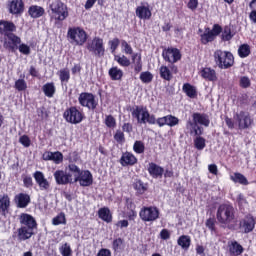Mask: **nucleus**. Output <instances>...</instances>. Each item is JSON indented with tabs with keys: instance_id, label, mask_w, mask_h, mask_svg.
Listing matches in <instances>:
<instances>
[{
	"instance_id": "35",
	"label": "nucleus",
	"mask_w": 256,
	"mask_h": 256,
	"mask_svg": "<svg viewBox=\"0 0 256 256\" xmlns=\"http://www.w3.org/2000/svg\"><path fill=\"white\" fill-rule=\"evenodd\" d=\"M108 75L112 81H121L123 79V70L117 66H113L109 69Z\"/></svg>"
},
{
	"instance_id": "13",
	"label": "nucleus",
	"mask_w": 256,
	"mask_h": 256,
	"mask_svg": "<svg viewBox=\"0 0 256 256\" xmlns=\"http://www.w3.org/2000/svg\"><path fill=\"white\" fill-rule=\"evenodd\" d=\"M67 37L75 43V45L83 46L87 43L89 36L87 32L81 27L69 28L67 32Z\"/></svg>"
},
{
	"instance_id": "62",
	"label": "nucleus",
	"mask_w": 256,
	"mask_h": 256,
	"mask_svg": "<svg viewBox=\"0 0 256 256\" xmlns=\"http://www.w3.org/2000/svg\"><path fill=\"white\" fill-rule=\"evenodd\" d=\"M187 7L191 11H195L199 7V0H189Z\"/></svg>"
},
{
	"instance_id": "20",
	"label": "nucleus",
	"mask_w": 256,
	"mask_h": 256,
	"mask_svg": "<svg viewBox=\"0 0 256 256\" xmlns=\"http://www.w3.org/2000/svg\"><path fill=\"white\" fill-rule=\"evenodd\" d=\"M56 185H71L73 183L72 174H68L63 170H56L53 174Z\"/></svg>"
},
{
	"instance_id": "10",
	"label": "nucleus",
	"mask_w": 256,
	"mask_h": 256,
	"mask_svg": "<svg viewBox=\"0 0 256 256\" xmlns=\"http://www.w3.org/2000/svg\"><path fill=\"white\" fill-rule=\"evenodd\" d=\"M222 32L223 27L219 24H214L212 29L209 27L204 28V32L200 34L201 45H209V43H213Z\"/></svg>"
},
{
	"instance_id": "37",
	"label": "nucleus",
	"mask_w": 256,
	"mask_h": 256,
	"mask_svg": "<svg viewBox=\"0 0 256 256\" xmlns=\"http://www.w3.org/2000/svg\"><path fill=\"white\" fill-rule=\"evenodd\" d=\"M182 91L190 99H196V97H197V88H195V86H193V85H191L189 83H184L183 84Z\"/></svg>"
},
{
	"instance_id": "1",
	"label": "nucleus",
	"mask_w": 256,
	"mask_h": 256,
	"mask_svg": "<svg viewBox=\"0 0 256 256\" xmlns=\"http://www.w3.org/2000/svg\"><path fill=\"white\" fill-rule=\"evenodd\" d=\"M132 117L137 119L138 123H149V125H158V127H176L179 125V118L168 114L163 117L155 118L154 114H150L147 107L136 106L132 111Z\"/></svg>"
},
{
	"instance_id": "51",
	"label": "nucleus",
	"mask_w": 256,
	"mask_h": 256,
	"mask_svg": "<svg viewBox=\"0 0 256 256\" xmlns=\"http://www.w3.org/2000/svg\"><path fill=\"white\" fill-rule=\"evenodd\" d=\"M140 81H142V83H146V84L151 83L153 81L152 73L149 71L141 72Z\"/></svg>"
},
{
	"instance_id": "4",
	"label": "nucleus",
	"mask_w": 256,
	"mask_h": 256,
	"mask_svg": "<svg viewBox=\"0 0 256 256\" xmlns=\"http://www.w3.org/2000/svg\"><path fill=\"white\" fill-rule=\"evenodd\" d=\"M199 125H202L199 126ZM211 120L206 113L194 112L192 120L186 122V128L189 129L190 135H203V127H209Z\"/></svg>"
},
{
	"instance_id": "36",
	"label": "nucleus",
	"mask_w": 256,
	"mask_h": 256,
	"mask_svg": "<svg viewBox=\"0 0 256 256\" xmlns=\"http://www.w3.org/2000/svg\"><path fill=\"white\" fill-rule=\"evenodd\" d=\"M205 227L210 231L211 235H219V230H217V219H215V217L206 219Z\"/></svg>"
},
{
	"instance_id": "60",
	"label": "nucleus",
	"mask_w": 256,
	"mask_h": 256,
	"mask_svg": "<svg viewBox=\"0 0 256 256\" xmlns=\"http://www.w3.org/2000/svg\"><path fill=\"white\" fill-rule=\"evenodd\" d=\"M23 185L26 189L33 187V178L29 175L23 176Z\"/></svg>"
},
{
	"instance_id": "6",
	"label": "nucleus",
	"mask_w": 256,
	"mask_h": 256,
	"mask_svg": "<svg viewBox=\"0 0 256 256\" xmlns=\"http://www.w3.org/2000/svg\"><path fill=\"white\" fill-rule=\"evenodd\" d=\"M162 57L166 63H170V69L174 75H177L179 73V68L175 63L178 61H181V50L175 47H168L163 49L162 51Z\"/></svg>"
},
{
	"instance_id": "43",
	"label": "nucleus",
	"mask_w": 256,
	"mask_h": 256,
	"mask_svg": "<svg viewBox=\"0 0 256 256\" xmlns=\"http://www.w3.org/2000/svg\"><path fill=\"white\" fill-rule=\"evenodd\" d=\"M196 138L194 139V147L198 151H203L205 147H207L206 140L201 135H194Z\"/></svg>"
},
{
	"instance_id": "40",
	"label": "nucleus",
	"mask_w": 256,
	"mask_h": 256,
	"mask_svg": "<svg viewBox=\"0 0 256 256\" xmlns=\"http://www.w3.org/2000/svg\"><path fill=\"white\" fill-rule=\"evenodd\" d=\"M231 181L233 183H239V185H249V180L242 173L236 172L232 176H230Z\"/></svg>"
},
{
	"instance_id": "46",
	"label": "nucleus",
	"mask_w": 256,
	"mask_h": 256,
	"mask_svg": "<svg viewBox=\"0 0 256 256\" xmlns=\"http://www.w3.org/2000/svg\"><path fill=\"white\" fill-rule=\"evenodd\" d=\"M133 151L137 153V155L145 153V143L141 140H136L133 145Z\"/></svg>"
},
{
	"instance_id": "63",
	"label": "nucleus",
	"mask_w": 256,
	"mask_h": 256,
	"mask_svg": "<svg viewBox=\"0 0 256 256\" xmlns=\"http://www.w3.org/2000/svg\"><path fill=\"white\" fill-rule=\"evenodd\" d=\"M116 227H119L120 229H127V227H129V220H119L116 223Z\"/></svg>"
},
{
	"instance_id": "52",
	"label": "nucleus",
	"mask_w": 256,
	"mask_h": 256,
	"mask_svg": "<svg viewBox=\"0 0 256 256\" xmlns=\"http://www.w3.org/2000/svg\"><path fill=\"white\" fill-rule=\"evenodd\" d=\"M114 141L119 145H123V143H125V133L121 130H116L114 134Z\"/></svg>"
},
{
	"instance_id": "47",
	"label": "nucleus",
	"mask_w": 256,
	"mask_h": 256,
	"mask_svg": "<svg viewBox=\"0 0 256 256\" xmlns=\"http://www.w3.org/2000/svg\"><path fill=\"white\" fill-rule=\"evenodd\" d=\"M53 225H67V218L65 217V213L61 212L56 217L52 219Z\"/></svg>"
},
{
	"instance_id": "45",
	"label": "nucleus",
	"mask_w": 256,
	"mask_h": 256,
	"mask_svg": "<svg viewBox=\"0 0 256 256\" xmlns=\"http://www.w3.org/2000/svg\"><path fill=\"white\" fill-rule=\"evenodd\" d=\"M67 169L69 171L68 174L72 175V177H74V179H76L78 177V175H81V172L83 171V170H81V168H79V166H77L74 163L68 164Z\"/></svg>"
},
{
	"instance_id": "53",
	"label": "nucleus",
	"mask_w": 256,
	"mask_h": 256,
	"mask_svg": "<svg viewBox=\"0 0 256 256\" xmlns=\"http://www.w3.org/2000/svg\"><path fill=\"white\" fill-rule=\"evenodd\" d=\"M239 87H241V89H249V87H251V79L247 76H241L239 80Z\"/></svg>"
},
{
	"instance_id": "8",
	"label": "nucleus",
	"mask_w": 256,
	"mask_h": 256,
	"mask_svg": "<svg viewBox=\"0 0 256 256\" xmlns=\"http://www.w3.org/2000/svg\"><path fill=\"white\" fill-rule=\"evenodd\" d=\"M233 119L240 131L251 129V127L255 125V120L251 114L245 110L234 113Z\"/></svg>"
},
{
	"instance_id": "56",
	"label": "nucleus",
	"mask_w": 256,
	"mask_h": 256,
	"mask_svg": "<svg viewBox=\"0 0 256 256\" xmlns=\"http://www.w3.org/2000/svg\"><path fill=\"white\" fill-rule=\"evenodd\" d=\"M18 51L22 53V55H31V47L25 43H20L18 45Z\"/></svg>"
},
{
	"instance_id": "32",
	"label": "nucleus",
	"mask_w": 256,
	"mask_h": 256,
	"mask_svg": "<svg viewBox=\"0 0 256 256\" xmlns=\"http://www.w3.org/2000/svg\"><path fill=\"white\" fill-rule=\"evenodd\" d=\"M173 70H171V66H165L162 65L159 68V75L161 77V79H163L164 81H172L173 80Z\"/></svg>"
},
{
	"instance_id": "38",
	"label": "nucleus",
	"mask_w": 256,
	"mask_h": 256,
	"mask_svg": "<svg viewBox=\"0 0 256 256\" xmlns=\"http://www.w3.org/2000/svg\"><path fill=\"white\" fill-rule=\"evenodd\" d=\"M42 91H43L45 97H48L49 99H51L52 97H54L55 92L57 91V89L55 88V83L48 82V83L44 84L42 86Z\"/></svg>"
},
{
	"instance_id": "11",
	"label": "nucleus",
	"mask_w": 256,
	"mask_h": 256,
	"mask_svg": "<svg viewBox=\"0 0 256 256\" xmlns=\"http://www.w3.org/2000/svg\"><path fill=\"white\" fill-rule=\"evenodd\" d=\"M161 212L157 206H143L139 211V217L144 223H155Z\"/></svg>"
},
{
	"instance_id": "49",
	"label": "nucleus",
	"mask_w": 256,
	"mask_h": 256,
	"mask_svg": "<svg viewBox=\"0 0 256 256\" xmlns=\"http://www.w3.org/2000/svg\"><path fill=\"white\" fill-rule=\"evenodd\" d=\"M233 39V34L231 33V26H225L222 29V41H231Z\"/></svg>"
},
{
	"instance_id": "27",
	"label": "nucleus",
	"mask_w": 256,
	"mask_h": 256,
	"mask_svg": "<svg viewBox=\"0 0 256 256\" xmlns=\"http://www.w3.org/2000/svg\"><path fill=\"white\" fill-rule=\"evenodd\" d=\"M10 208L11 198H9V195L3 194L0 196V215H2V217H7V213H9Z\"/></svg>"
},
{
	"instance_id": "41",
	"label": "nucleus",
	"mask_w": 256,
	"mask_h": 256,
	"mask_svg": "<svg viewBox=\"0 0 256 256\" xmlns=\"http://www.w3.org/2000/svg\"><path fill=\"white\" fill-rule=\"evenodd\" d=\"M114 61L120 65V67H130L131 63H133L132 60H130L127 56L125 55H115L114 56Z\"/></svg>"
},
{
	"instance_id": "2",
	"label": "nucleus",
	"mask_w": 256,
	"mask_h": 256,
	"mask_svg": "<svg viewBox=\"0 0 256 256\" xmlns=\"http://www.w3.org/2000/svg\"><path fill=\"white\" fill-rule=\"evenodd\" d=\"M19 222L21 227L17 229L18 241H27L35 235V229H37L38 224L35 217L31 214L21 213L19 216Z\"/></svg>"
},
{
	"instance_id": "18",
	"label": "nucleus",
	"mask_w": 256,
	"mask_h": 256,
	"mask_svg": "<svg viewBox=\"0 0 256 256\" xmlns=\"http://www.w3.org/2000/svg\"><path fill=\"white\" fill-rule=\"evenodd\" d=\"M74 183H79L80 187H91L93 185V174L89 170H82L80 175L74 178Z\"/></svg>"
},
{
	"instance_id": "22",
	"label": "nucleus",
	"mask_w": 256,
	"mask_h": 256,
	"mask_svg": "<svg viewBox=\"0 0 256 256\" xmlns=\"http://www.w3.org/2000/svg\"><path fill=\"white\" fill-rule=\"evenodd\" d=\"M15 31H17V26L13 21L0 20V35L7 37L8 35L15 33Z\"/></svg>"
},
{
	"instance_id": "28",
	"label": "nucleus",
	"mask_w": 256,
	"mask_h": 256,
	"mask_svg": "<svg viewBox=\"0 0 256 256\" xmlns=\"http://www.w3.org/2000/svg\"><path fill=\"white\" fill-rule=\"evenodd\" d=\"M135 13L136 17H138V19H142L143 21H149L153 15L149 6H137Z\"/></svg>"
},
{
	"instance_id": "54",
	"label": "nucleus",
	"mask_w": 256,
	"mask_h": 256,
	"mask_svg": "<svg viewBox=\"0 0 256 256\" xmlns=\"http://www.w3.org/2000/svg\"><path fill=\"white\" fill-rule=\"evenodd\" d=\"M14 87L17 91H26L27 90V82L25 81V79H18L15 81Z\"/></svg>"
},
{
	"instance_id": "33",
	"label": "nucleus",
	"mask_w": 256,
	"mask_h": 256,
	"mask_svg": "<svg viewBox=\"0 0 256 256\" xmlns=\"http://www.w3.org/2000/svg\"><path fill=\"white\" fill-rule=\"evenodd\" d=\"M28 14L32 19H39V17H43L45 15V8L37 5H32L28 9Z\"/></svg>"
},
{
	"instance_id": "9",
	"label": "nucleus",
	"mask_w": 256,
	"mask_h": 256,
	"mask_svg": "<svg viewBox=\"0 0 256 256\" xmlns=\"http://www.w3.org/2000/svg\"><path fill=\"white\" fill-rule=\"evenodd\" d=\"M63 118L67 123H71V125H79L85 119V112L80 107L70 106L64 111Z\"/></svg>"
},
{
	"instance_id": "15",
	"label": "nucleus",
	"mask_w": 256,
	"mask_h": 256,
	"mask_svg": "<svg viewBox=\"0 0 256 256\" xmlns=\"http://www.w3.org/2000/svg\"><path fill=\"white\" fill-rule=\"evenodd\" d=\"M78 102L81 107H86L89 111H95L99 105V102L95 99V94L91 92H81Z\"/></svg>"
},
{
	"instance_id": "23",
	"label": "nucleus",
	"mask_w": 256,
	"mask_h": 256,
	"mask_svg": "<svg viewBox=\"0 0 256 256\" xmlns=\"http://www.w3.org/2000/svg\"><path fill=\"white\" fill-rule=\"evenodd\" d=\"M8 11L11 15H21L25 11V3L23 0H11L8 3Z\"/></svg>"
},
{
	"instance_id": "44",
	"label": "nucleus",
	"mask_w": 256,
	"mask_h": 256,
	"mask_svg": "<svg viewBox=\"0 0 256 256\" xmlns=\"http://www.w3.org/2000/svg\"><path fill=\"white\" fill-rule=\"evenodd\" d=\"M59 79L61 83H69V79H71V73L69 72V69L63 68L58 72Z\"/></svg>"
},
{
	"instance_id": "42",
	"label": "nucleus",
	"mask_w": 256,
	"mask_h": 256,
	"mask_svg": "<svg viewBox=\"0 0 256 256\" xmlns=\"http://www.w3.org/2000/svg\"><path fill=\"white\" fill-rule=\"evenodd\" d=\"M238 55L241 59H245L251 55V46L249 44H242L238 48Z\"/></svg>"
},
{
	"instance_id": "61",
	"label": "nucleus",
	"mask_w": 256,
	"mask_h": 256,
	"mask_svg": "<svg viewBox=\"0 0 256 256\" xmlns=\"http://www.w3.org/2000/svg\"><path fill=\"white\" fill-rule=\"evenodd\" d=\"M160 239H162L163 241H167L168 239H171V232H169V230L167 229H162L160 231Z\"/></svg>"
},
{
	"instance_id": "21",
	"label": "nucleus",
	"mask_w": 256,
	"mask_h": 256,
	"mask_svg": "<svg viewBox=\"0 0 256 256\" xmlns=\"http://www.w3.org/2000/svg\"><path fill=\"white\" fill-rule=\"evenodd\" d=\"M33 177L38 184L40 191H49L51 189V182L45 178V174L41 171H36L33 173Z\"/></svg>"
},
{
	"instance_id": "55",
	"label": "nucleus",
	"mask_w": 256,
	"mask_h": 256,
	"mask_svg": "<svg viewBox=\"0 0 256 256\" xmlns=\"http://www.w3.org/2000/svg\"><path fill=\"white\" fill-rule=\"evenodd\" d=\"M123 238H116L113 240L112 242V249L115 253H117V251H119V249H121V247H123Z\"/></svg>"
},
{
	"instance_id": "39",
	"label": "nucleus",
	"mask_w": 256,
	"mask_h": 256,
	"mask_svg": "<svg viewBox=\"0 0 256 256\" xmlns=\"http://www.w3.org/2000/svg\"><path fill=\"white\" fill-rule=\"evenodd\" d=\"M177 243H178L179 247H181L182 249L187 251V249H189L191 247V236L181 235L178 238Z\"/></svg>"
},
{
	"instance_id": "57",
	"label": "nucleus",
	"mask_w": 256,
	"mask_h": 256,
	"mask_svg": "<svg viewBox=\"0 0 256 256\" xmlns=\"http://www.w3.org/2000/svg\"><path fill=\"white\" fill-rule=\"evenodd\" d=\"M52 161L56 164V165H60V163H63V153L56 151V152H52Z\"/></svg>"
},
{
	"instance_id": "24",
	"label": "nucleus",
	"mask_w": 256,
	"mask_h": 256,
	"mask_svg": "<svg viewBox=\"0 0 256 256\" xmlns=\"http://www.w3.org/2000/svg\"><path fill=\"white\" fill-rule=\"evenodd\" d=\"M14 203L18 207V209H25L31 203V196L27 193H18L14 197Z\"/></svg>"
},
{
	"instance_id": "17",
	"label": "nucleus",
	"mask_w": 256,
	"mask_h": 256,
	"mask_svg": "<svg viewBox=\"0 0 256 256\" xmlns=\"http://www.w3.org/2000/svg\"><path fill=\"white\" fill-rule=\"evenodd\" d=\"M19 45H21V37L17 36L15 33L8 34L4 39L3 47L6 51L15 53V51L19 49Z\"/></svg>"
},
{
	"instance_id": "16",
	"label": "nucleus",
	"mask_w": 256,
	"mask_h": 256,
	"mask_svg": "<svg viewBox=\"0 0 256 256\" xmlns=\"http://www.w3.org/2000/svg\"><path fill=\"white\" fill-rule=\"evenodd\" d=\"M255 217L253 214H247L239 221L238 228L240 230V233L249 234L253 233L255 231Z\"/></svg>"
},
{
	"instance_id": "25",
	"label": "nucleus",
	"mask_w": 256,
	"mask_h": 256,
	"mask_svg": "<svg viewBox=\"0 0 256 256\" xmlns=\"http://www.w3.org/2000/svg\"><path fill=\"white\" fill-rule=\"evenodd\" d=\"M119 163L122 167H133V165H136L137 163V157H135L131 152H124Z\"/></svg>"
},
{
	"instance_id": "5",
	"label": "nucleus",
	"mask_w": 256,
	"mask_h": 256,
	"mask_svg": "<svg viewBox=\"0 0 256 256\" xmlns=\"http://www.w3.org/2000/svg\"><path fill=\"white\" fill-rule=\"evenodd\" d=\"M214 62L219 69H231L235 65V57L230 51L217 49L214 52Z\"/></svg>"
},
{
	"instance_id": "31",
	"label": "nucleus",
	"mask_w": 256,
	"mask_h": 256,
	"mask_svg": "<svg viewBox=\"0 0 256 256\" xmlns=\"http://www.w3.org/2000/svg\"><path fill=\"white\" fill-rule=\"evenodd\" d=\"M98 217L105 223H111L113 221V214H111V210L109 207H102L98 210Z\"/></svg>"
},
{
	"instance_id": "14",
	"label": "nucleus",
	"mask_w": 256,
	"mask_h": 256,
	"mask_svg": "<svg viewBox=\"0 0 256 256\" xmlns=\"http://www.w3.org/2000/svg\"><path fill=\"white\" fill-rule=\"evenodd\" d=\"M86 49L97 59L105 57V43L103 42V38L94 37L93 40L87 44Z\"/></svg>"
},
{
	"instance_id": "58",
	"label": "nucleus",
	"mask_w": 256,
	"mask_h": 256,
	"mask_svg": "<svg viewBox=\"0 0 256 256\" xmlns=\"http://www.w3.org/2000/svg\"><path fill=\"white\" fill-rule=\"evenodd\" d=\"M119 43H121L119 38H114V39H112V40H110L108 42V45H109L110 50H111V53H115V51H117V49L119 47Z\"/></svg>"
},
{
	"instance_id": "48",
	"label": "nucleus",
	"mask_w": 256,
	"mask_h": 256,
	"mask_svg": "<svg viewBox=\"0 0 256 256\" xmlns=\"http://www.w3.org/2000/svg\"><path fill=\"white\" fill-rule=\"evenodd\" d=\"M59 252L62 256H72L73 250L71 249V245L69 243H64L59 247Z\"/></svg>"
},
{
	"instance_id": "64",
	"label": "nucleus",
	"mask_w": 256,
	"mask_h": 256,
	"mask_svg": "<svg viewBox=\"0 0 256 256\" xmlns=\"http://www.w3.org/2000/svg\"><path fill=\"white\" fill-rule=\"evenodd\" d=\"M96 256H111V250L107 248H102L98 251Z\"/></svg>"
},
{
	"instance_id": "3",
	"label": "nucleus",
	"mask_w": 256,
	"mask_h": 256,
	"mask_svg": "<svg viewBox=\"0 0 256 256\" xmlns=\"http://www.w3.org/2000/svg\"><path fill=\"white\" fill-rule=\"evenodd\" d=\"M216 219L223 229L235 230V207L231 203L220 204L216 211Z\"/></svg>"
},
{
	"instance_id": "19",
	"label": "nucleus",
	"mask_w": 256,
	"mask_h": 256,
	"mask_svg": "<svg viewBox=\"0 0 256 256\" xmlns=\"http://www.w3.org/2000/svg\"><path fill=\"white\" fill-rule=\"evenodd\" d=\"M124 201L128 221H135L137 219V205L133 201V198L125 197Z\"/></svg>"
},
{
	"instance_id": "59",
	"label": "nucleus",
	"mask_w": 256,
	"mask_h": 256,
	"mask_svg": "<svg viewBox=\"0 0 256 256\" xmlns=\"http://www.w3.org/2000/svg\"><path fill=\"white\" fill-rule=\"evenodd\" d=\"M19 143L23 145L25 148L31 147V138H29L26 134L20 136Z\"/></svg>"
},
{
	"instance_id": "30",
	"label": "nucleus",
	"mask_w": 256,
	"mask_h": 256,
	"mask_svg": "<svg viewBox=\"0 0 256 256\" xmlns=\"http://www.w3.org/2000/svg\"><path fill=\"white\" fill-rule=\"evenodd\" d=\"M200 76L202 79H205V81H217V72L211 67L202 68L200 71Z\"/></svg>"
},
{
	"instance_id": "34",
	"label": "nucleus",
	"mask_w": 256,
	"mask_h": 256,
	"mask_svg": "<svg viewBox=\"0 0 256 256\" xmlns=\"http://www.w3.org/2000/svg\"><path fill=\"white\" fill-rule=\"evenodd\" d=\"M133 189L136 191V195H145L149 185L138 179L133 183Z\"/></svg>"
},
{
	"instance_id": "50",
	"label": "nucleus",
	"mask_w": 256,
	"mask_h": 256,
	"mask_svg": "<svg viewBox=\"0 0 256 256\" xmlns=\"http://www.w3.org/2000/svg\"><path fill=\"white\" fill-rule=\"evenodd\" d=\"M104 123L109 129H115V127H117V120H115V117H113V115H107Z\"/></svg>"
},
{
	"instance_id": "7",
	"label": "nucleus",
	"mask_w": 256,
	"mask_h": 256,
	"mask_svg": "<svg viewBox=\"0 0 256 256\" xmlns=\"http://www.w3.org/2000/svg\"><path fill=\"white\" fill-rule=\"evenodd\" d=\"M121 47L125 55H131L134 73L136 75H138V73H141V71H143V61L141 58V53H133V47L126 40L121 41Z\"/></svg>"
},
{
	"instance_id": "26",
	"label": "nucleus",
	"mask_w": 256,
	"mask_h": 256,
	"mask_svg": "<svg viewBox=\"0 0 256 256\" xmlns=\"http://www.w3.org/2000/svg\"><path fill=\"white\" fill-rule=\"evenodd\" d=\"M148 173L153 179H161L165 169L154 162H150L148 165Z\"/></svg>"
},
{
	"instance_id": "29",
	"label": "nucleus",
	"mask_w": 256,
	"mask_h": 256,
	"mask_svg": "<svg viewBox=\"0 0 256 256\" xmlns=\"http://www.w3.org/2000/svg\"><path fill=\"white\" fill-rule=\"evenodd\" d=\"M228 251L231 256H239L243 255V251H245V248L237 240H233L228 242Z\"/></svg>"
},
{
	"instance_id": "12",
	"label": "nucleus",
	"mask_w": 256,
	"mask_h": 256,
	"mask_svg": "<svg viewBox=\"0 0 256 256\" xmlns=\"http://www.w3.org/2000/svg\"><path fill=\"white\" fill-rule=\"evenodd\" d=\"M50 10L55 21H65L69 17V11L67 10V5L61 0H55L50 4Z\"/></svg>"
}]
</instances>
